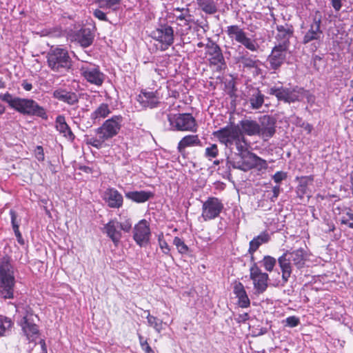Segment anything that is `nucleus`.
<instances>
[{
    "label": "nucleus",
    "instance_id": "obj_4",
    "mask_svg": "<svg viewBox=\"0 0 353 353\" xmlns=\"http://www.w3.org/2000/svg\"><path fill=\"white\" fill-rule=\"evenodd\" d=\"M15 285L14 268L10 258L1 259V297L12 299Z\"/></svg>",
    "mask_w": 353,
    "mask_h": 353
},
{
    "label": "nucleus",
    "instance_id": "obj_39",
    "mask_svg": "<svg viewBox=\"0 0 353 353\" xmlns=\"http://www.w3.org/2000/svg\"><path fill=\"white\" fill-rule=\"evenodd\" d=\"M13 326L14 322L10 318L1 316V336L10 335Z\"/></svg>",
    "mask_w": 353,
    "mask_h": 353
},
{
    "label": "nucleus",
    "instance_id": "obj_58",
    "mask_svg": "<svg viewBox=\"0 0 353 353\" xmlns=\"http://www.w3.org/2000/svg\"><path fill=\"white\" fill-rule=\"evenodd\" d=\"M248 319L249 314L248 313L239 314L238 316L235 319L236 321L239 323H245Z\"/></svg>",
    "mask_w": 353,
    "mask_h": 353
},
{
    "label": "nucleus",
    "instance_id": "obj_31",
    "mask_svg": "<svg viewBox=\"0 0 353 353\" xmlns=\"http://www.w3.org/2000/svg\"><path fill=\"white\" fill-rule=\"evenodd\" d=\"M270 240V236L267 232H263L255 236L249 243L248 253L254 254L263 244L267 243Z\"/></svg>",
    "mask_w": 353,
    "mask_h": 353
},
{
    "label": "nucleus",
    "instance_id": "obj_62",
    "mask_svg": "<svg viewBox=\"0 0 353 353\" xmlns=\"http://www.w3.org/2000/svg\"><path fill=\"white\" fill-rule=\"evenodd\" d=\"M252 69H254V75L258 76L262 74V70L260 68L259 64L256 65V68H253Z\"/></svg>",
    "mask_w": 353,
    "mask_h": 353
},
{
    "label": "nucleus",
    "instance_id": "obj_43",
    "mask_svg": "<svg viewBox=\"0 0 353 353\" xmlns=\"http://www.w3.org/2000/svg\"><path fill=\"white\" fill-rule=\"evenodd\" d=\"M261 263L265 270L268 272H272L276 265V260L271 256L266 255L263 257Z\"/></svg>",
    "mask_w": 353,
    "mask_h": 353
},
{
    "label": "nucleus",
    "instance_id": "obj_27",
    "mask_svg": "<svg viewBox=\"0 0 353 353\" xmlns=\"http://www.w3.org/2000/svg\"><path fill=\"white\" fill-rule=\"evenodd\" d=\"M239 126L243 135H259L261 130L260 124L257 121L250 119L241 120Z\"/></svg>",
    "mask_w": 353,
    "mask_h": 353
},
{
    "label": "nucleus",
    "instance_id": "obj_17",
    "mask_svg": "<svg viewBox=\"0 0 353 353\" xmlns=\"http://www.w3.org/2000/svg\"><path fill=\"white\" fill-rule=\"evenodd\" d=\"M151 37L167 49L174 42V30L170 26L161 24L151 32Z\"/></svg>",
    "mask_w": 353,
    "mask_h": 353
},
{
    "label": "nucleus",
    "instance_id": "obj_36",
    "mask_svg": "<svg viewBox=\"0 0 353 353\" xmlns=\"http://www.w3.org/2000/svg\"><path fill=\"white\" fill-rule=\"evenodd\" d=\"M173 14L176 20L181 21V23H179L180 26H189L193 22V16L190 14L189 8L182 9L181 12L179 14L174 13Z\"/></svg>",
    "mask_w": 353,
    "mask_h": 353
},
{
    "label": "nucleus",
    "instance_id": "obj_10",
    "mask_svg": "<svg viewBox=\"0 0 353 353\" xmlns=\"http://www.w3.org/2000/svg\"><path fill=\"white\" fill-rule=\"evenodd\" d=\"M228 37L232 41L242 44L251 52H256L259 48L255 39L248 37L246 32L238 25H232L227 27L225 30Z\"/></svg>",
    "mask_w": 353,
    "mask_h": 353
},
{
    "label": "nucleus",
    "instance_id": "obj_8",
    "mask_svg": "<svg viewBox=\"0 0 353 353\" xmlns=\"http://www.w3.org/2000/svg\"><path fill=\"white\" fill-rule=\"evenodd\" d=\"M306 91L298 86L293 88H286L282 85H274L268 89V93L274 95L278 101L291 103L296 101H301L303 99Z\"/></svg>",
    "mask_w": 353,
    "mask_h": 353
},
{
    "label": "nucleus",
    "instance_id": "obj_15",
    "mask_svg": "<svg viewBox=\"0 0 353 353\" xmlns=\"http://www.w3.org/2000/svg\"><path fill=\"white\" fill-rule=\"evenodd\" d=\"M241 134V132L239 126L236 125H227L214 132V137L226 146L233 145L235 139Z\"/></svg>",
    "mask_w": 353,
    "mask_h": 353
},
{
    "label": "nucleus",
    "instance_id": "obj_46",
    "mask_svg": "<svg viewBox=\"0 0 353 353\" xmlns=\"http://www.w3.org/2000/svg\"><path fill=\"white\" fill-rule=\"evenodd\" d=\"M236 297L238 298V303L241 307L245 308L250 306V301L247 294V292L243 293Z\"/></svg>",
    "mask_w": 353,
    "mask_h": 353
},
{
    "label": "nucleus",
    "instance_id": "obj_29",
    "mask_svg": "<svg viewBox=\"0 0 353 353\" xmlns=\"http://www.w3.org/2000/svg\"><path fill=\"white\" fill-rule=\"evenodd\" d=\"M154 193L150 191H130L125 193L128 199L133 202L141 203H145L154 197Z\"/></svg>",
    "mask_w": 353,
    "mask_h": 353
},
{
    "label": "nucleus",
    "instance_id": "obj_26",
    "mask_svg": "<svg viewBox=\"0 0 353 353\" xmlns=\"http://www.w3.org/2000/svg\"><path fill=\"white\" fill-rule=\"evenodd\" d=\"M52 96L59 101L66 103L70 105H76L79 102V97L77 93L67 91L61 88L55 90L52 93Z\"/></svg>",
    "mask_w": 353,
    "mask_h": 353
},
{
    "label": "nucleus",
    "instance_id": "obj_38",
    "mask_svg": "<svg viewBox=\"0 0 353 353\" xmlns=\"http://www.w3.org/2000/svg\"><path fill=\"white\" fill-rule=\"evenodd\" d=\"M145 312H147L146 319L148 325L153 327L157 332L160 333L163 330V321L151 315L149 311H145Z\"/></svg>",
    "mask_w": 353,
    "mask_h": 353
},
{
    "label": "nucleus",
    "instance_id": "obj_51",
    "mask_svg": "<svg viewBox=\"0 0 353 353\" xmlns=\"http://www.w3.org/2000/svg\"><path fill=\"white\" fill-rule=\"evenodd\" d=\"M285 326H288L290 327H294L299 325V324L300 323V320L298 317L295 316H291L285 319Z\"/></svg>",
    "mask_w": 353,
    "mask_h": 353
},
{
    "label": "nucleus",
    "instance_id": "obj_18",
    "mask_svg": "<svg viewBox=\"0 0 353 353\" xmlns=\"http://www.w3.org/2000/svg\"><path fill=\"white\" fill-rule=\"evenodd\" d=\"M277 33L275 36V46L289 49L290 39L293 37L294 28L291 24L276 26Z\"/></svg>",
    "mask_w": 353,
    "mask_h": 353
},
{
    "label": "nucleus",
    "instance_id": "obj_19",
    "mask_svg": "<svg viewBox=\"0 0 353 353\" xmlns=\"http://www.w3.org/2000/svg\"><path fill=\"white\" fill-rule=\"evenodd\" d=\"M288 49L274 46L271 54L268 57V62L270 64V69L274 70H279L284 63L286 59V55Z\"/></svg>",
    "mask_w": 353,
    "mask_h": 353
},
{
    "label": "nucleus",
    "instance_id": "obj_7",
    "mask_svg": "<svg viewBox=\"0 0 353 353\" xmlns=\"http://www.w3.org/2000/svg\"><path fill=\"white\" fill-rule=\"evenodd\" d=\"M166 118L170 130L196 132L197 130L196 119L190 113H168Z\"/></svg>",
    "mask_w": 353,
    "mask_h": 353
},
{
    "label": "nucleus",
    "instance_id": "obj_28",
    "mask_svg": "<svg viewBox=\"0 0 353 353\" xmlns=\"http://www.w3.org/2000/svg\"><path fill=\"white\" fill-rule=\"evenodd\" d=\"M201 145V141L197 134H188L183 137L179 142L177 150L180 154L183 155L186 148Z\"/></svg>",
    "mask_w": 353,
    "mask_h": 353
},
{
    "label": "nucleus",
    "instance_id": "obj_11",
    "mask_svg": "<svg viewBox=\"0 0 353 353\" xmlns=\"http://www.w3.org/2000/svg\"><path fill=\"white\" fill-rule=\"evenodd\" d=\"M79 71L84 79L97 86H101L105 80V76L98 65L85 62L80 66Z\"/></svg>",
    "mask_w": 353,
    "mask_h": 353
},
{
    "label": "nucleus",
    "instance_id": "obj_9",
    "mask_svg": "<svg viewBox=\"0 0 353 353\" xmlns=\"http://www.w3.org/2000/svg\"><path fill=\"white\" fill-rule=\"evenodd\" d=\"M321 16L315 15L309 27L305 28V30L303 32V37L301 41L302 43L306 45L314 41L312 44L313 51H316L320 46L321 42L323 38V32L321 29Z\"/></svg>",
    "mask_w": 353,
    "mask_h": 353
},
{
    "label": "nucleus",
    "instance_id": "obj_24",
    "mask_svg": "<svg viewBox=\"0 0 353 353\" xmlns=\"http://www.w3.org/2000/svg\"><path fill=\"white\" fill-rule=\"evenodd\" d=\"M104 232L117 245L122 237L119 229V222L117 219H111L104 225Z\"/></svg>",
    "mask_w": 353,
    "mask_h": 353
},
{
    "label": "nucleus",
    "instance_id": "obj_33",
    "mask_svg": "<svg viewBox=\"0 0 353 353\" xmlns=\"http://www.w3.org/2000/svg\"><path fill=\"white\" fill-rule=\"evenodd\" d=\"M249 101L252 109H259L264 103V95L258 88L253 89Z\"/></svg>",
    "mask_w": 353,
    "mask_h": 353
},
{
    "label": "nucleus",
    "instance_id": "obj_57",
    "mask_svg": "<svg viewBox=\"0 0 353 353\" xmlns=\"http://www.w3.org/2000/svg\"><path fill=\"white\" fill-rule=\"evenodd\" d=\"M93 14H94V16L96 18L99 19L101 21H108V18L106 17V14L104 12H103L102 10H99V9H96L94 11Z\"/></svg>",
    "mask_w": 353,
    "mask_h": 353
},
{
    "label": "nucleus",
    "instance_id": "obj_13",
    "mask_svg": "<svg viewBox=\"0 0 353 353\" xmlns=\"http://www.w3.org/2000/svg\"><path fill=\"white\" fill-rule=\"evenodd\" d=\"M205 54L209 57L210 65L216 67V70L221 72L226 68V63L219 46L208 39L205 45Z\"/></svg>",
    "mask_w": 353,
    "mask_h": 353
},
{
    "label": "nucleus",
    "instance_id": "obj_61",
    "mask_svg": "<svg viewBox=\"0 0 353 353\" xmlns=\"http://www.w3.org/2000/svg\"><path fill=\"white\" fill-rule=\"evenodd\" d=\"M21 87L26 91H30L32 89V85L31 83L24 80L21 83Z\"/></svg>",
    "mask_w": 353,
    "mask_h": 353
},
{
    "label": "nucleus",
    "instance_id": "obj_32",
    "mask_svg": "<svg viewBox=\"0 0 353 353\" xmlns=\"http://www.w3.org/2000/svg\"><path fill=\"white\" fill-rule=\"evenodd\" d=\"M111 113L109 105L107 103H101L99 106L91 113L90 119L95 123L101 119L107 117Z\"/></svg>",
    "mask_w": 353,
    "mask_h": 353
},
{
    "label": "nucleus",
    "instance_id": "obj_54",
    "mask_svg": "<svg viewBox=\"0 0 353 353\" xmlns=\"http://www.w3.org/2000/svg\"><path fill=\"white\" fill-rule=\"evenodd\" d=\"M159 246H160L161 249L162 250L163 252L165 254L170 255V246L168 245V244L167 243V242L164 239L159 237Z\"/></svg>",
    "mask_w": 353,
    "mask_h": 353
},
{
    "label": "nucleus",
    "instance_id": "obj_53",
    "mask_svg": "<svg viewBox=\"0 0 353 353\" xmlns=\"http://www.w3.org/2000/svg\"><path fill=\"white\" fill-rule=\"evenodd\" d=\"M119 229L125 232H129L132 229V221L130 219H125L123 222L119 223Z\"/></svg>",
    "mask_w": 353,
    "mask_h": 353
},
{
    "label": "nucleus",
    "instance_id": "obj_63",
    "mask_svg": "<svg viewBox=\"0 0 353 353\" xmlns=\"http://www.w3.org/2000/svg\"><path fill=\"white\" fill-rule=\"evenodd\" d=\"M138 337L141 347L143 346V344H145V343H148L147 340L144 339L143 336L141 334H138Z\"/></svg>",
    "mask_w": 353,
    "mask_h": 353
},
{
    "label": "nucleus",
    "instance_id": "obj_34",
    "mask_svg": "<svg viewBox=\"0 0 353 353\" xmlns=\"http://www.w3.org/2000/svg\"><path fill=\"white\" fill-rule=\"evenodd\" d=\"M237 61L241 63L243 68L248 69H252L256 68V65L260 64L261 61L255 59V57L252 55L248 56V52L245 51V54L239 56L237 59Z\"/></svg>",
    "mask_w": 353,
    "mask_h": 353
},
{
    "label": "nucleus",
    "instance_id": "obj_22",
    "mask_svg": "<svg viewBox=\"0 0 353 353\" xmlns=\"http://www.w3.org/2000/svg\"><path fill=\"white\" fill-rule=\"evenodd\" d=\"M21 326L26 339L30 343L36 341L39 336V330L37 325L26 316L21 320Z\"/></svg>",
    "mask_w": 353,
    "mask_h": 353
},
{
    "label": "nucleus",
    "instance_id": "obj_56",
    "mask_svg": "<svg viewBox=\"0 0 353 353\" xmlns=\"http://www.w3.org/2000/svg\"><path fill=\"white\" fill-rule=\"evenodd\" d=\"M297 196L302 199L307 194V188L298 185L296 189Z\"/></svg>",
    "mask_w": 353,
    "mask_h": 353
},
{
    "label": "nucleus",
    "instance_id": "obj_23",
    "mask_svg": "<svg viewBox=\"0 0 353 353\" xmlns=\"http://www.w3.org/2000/svg\"><path fill=\"white\" fill-rule=\"evenodd\" d=\"M74 38L82 47L87 48L92 45L94 34L90 28L84 26L75 32Z\"/></svg>",
    "mask_w": 353,
    "mask_h": 353
},
{
    "label": "nucleus",
    "instance_id": "obj_3",
    "mask_svg": "<svg viewBox=\"0 0 353 353\" xmlns=\"http://www.w3.org/2000/svg\"><path fill=\"white\" fill-rule=\"evenodd\" d=\"M1 100L6 101L16 111L23 115L35 116L43 119H48L46 110L32 99L14 97L6 93L1 97Z\"/></svg>",
    "mask_w": 353,
    "mask_h": 353
},
{
    "label": "nucleus",
    "instance_id": "obj_45",
    "mask_svg": "<svg viewBox=\"0 0 353 353\" xmlns=\"http://www.w3.org/2000/svg\"><path fill=\"white\" fill-rule=\"evenodd\" d=\"M234 144L236 145V149L239 152H242L247 150V143L242 133L239 136L238 138L234 141Z\"/></svg>",
    "mask_w": 353,
    "mask_h": 353
},
{
    "label": "nucleus",
    "instance_id": "obj_47",
    "mask_svg": "<svg viewBox=\"0 0 353 353\" xmlns=\"http://www.w3.org/2000/svg\"><path fill=\"white\" fill-rule=\"evenodd\" d=\"M218 148L216 144H212L210 147L205 148V157L208 158H216L218 155Z\"/></svg>",
    "mask_w": 353,
    "mask_h": 353
},
{
    "label": "nucleus",
    "instance_id": "obj_16",
    "mask_svg": "<svg viewBox=\"0 0 353 353\" xmlns=\"http://www.w3.org/2000/svg\"><path fill=\"white\" fill-rule=\"evenodd\" d=\"M151 236L150 225L145 219H142L137 223L133 229V239L141 247L148 244Z\"/></svg>",
    "mask_w": 353,
    "mask_h": 353
},
{
    "label": "nucleus",
    "instance_id": "obj_37",
    "mask_svg": "<svg viewBox=\"0 0 353 353\" xmlns=\"http://www.w3.org/2000/svg\"><path fill=\"white\" fill-rule=\"evenodd\" d=\"M10 214L11 216V223L12 225V228L14 232V234L17 237V241L21 245H24V240L22 237V235L19 230V224L17 222V214L16 212L11 210L10 211Z\"/></svg>",
    "mask_w": 353,
    "mask_h": 353
},
{
    "label": "nucleus",
    "instance_id": "obj_35",
    "mask_svg": "<svg viewBox=\"0 0 353 353\" xmlns=\"http://www.w3.org/2000/svg\"><path fill=\"white\" fill-rule=\"evenodd\" d=\"M199 7L206 14H214L218 10L214 0H196Z\"/></svg>",
    "mask_w": 353,
    "mask_h": 353
},
{
    "label": "nucleus",
    "instance_id": "obj_64",
    "mask_svg": "<svg viewBox=\"0 0 353 353\" xmlns=\"http://www.w3.org/2000/svg\"><path fill=\"white\" fill-rule=\"evenodd\" d=\"M40 344L41 345L42 352H47V348H46V343H45L44 340H41L40 341Z\"/></svg>",
    "mask_w": 353,
    "mask_h": 353
},
{
    "label": "nucleus",
    "instance_id": "obj_2",
    "mask_svg": "<svg viewBox=\"0 0 353 353\" xmlns=\"http://www.w3.org/2000/svg\"><path fill=\"white\" fill-rule=\"evenodd\" d=\"M307 255L303 248L286 251L279 259L278 263L282 272V285H285L289 280L292 272V265L296 269L301 270L304 268L307 261Z\"/></svg>",
    "mask_w": 353,
    "mask_h": 353
},
{
    "label": "nucleus",
    "instance_id": "obj_30",
    "mask_svg": "<svg viewBox=\"0 0 353 353\" xmlns=\"http://www.w3.org/2000/svg\"><path fill=\"white\" fill-rule=\"evenodd\" d=\"M56 129L61 134H63L64 137L68 139V140L72 141L75 139V136L72 132L70 128L65 122V119L64 116L59 115L56 118Z\"/></svg>",
    "mask_w": 353,
    "mask_h": 353
},
{
    "label": "nucleus",
    "instance_id": "obj_21",
    "mask_svg": "<svg viewBox=\"0 0 353 353\" xmlns=\"http://www.w3.org/2000/svg\"><path fill=\"white\" fill-rule=\"evenodd\" d=\"M260 132L261 136L264 140H268L272 137L276 132V120L269 115H264L261 119Z\"/></svg>",
    "mask_w": 353,
    "mask_h": 353
},
{
    "label": "nucleus",
    "instance_id": "obj_25",
    "mask_svg": "<svg viewBox=\"0 0 353 353\" xmlns=\"http://www.w3.org/2000/svg\"><path fill=\"white\" fill-rule=\"evenodd\" d=\"M137 101L143 108H153L159 103V97L157 92L142 91L138 96Z\"/></svg>",
    "mask_w": 353,
    "mask_h": 353
},
{
    "label": "nucleus",
    "instance_id": "obj_44",
    "mask_svg": "<svg viewBox=\"0 0 353 353\" xmlns=\"http://www.w3.org/2000/svg\"><path fill=\"white\" fill-rule=\"evenodd\" d=\"M173 244L176 247V249L180 254H185L188 253L189 248L181 238L175 236L173 240Z\"/></svg>",
    "mask_w": 353,
    "mask_h": 353
},
{
    "label": "nucleus",
    "instance_id": "obj_52",
    "mask_svg": "<svg viewBox=\"0 0 353 353\" xmlns=\"http://www.w3.org/2000/svg\"><path fill=\"white\" fill-rule=\"evenodd\" d=\"M299 181V185L307 188L309 183H312L314 181V176H305L298 178Z\"/></svg>",
    "mask_w": 353,
    "mask_h": 353
},
{
    "label": "nucleus",
    "instance_id": "obj_48",
    "mask_svg": "<svg viewBox=\"0 0 353 353\" xmlns=\"http://www.w3.org/2000/svg\"><path fill=\"white\" fill-rule=\"evenodd\" d=\"M281 188L280 185H275L272 188V194L269 191H267V196L272 202H275L276 199L278 198L280 192H281Z\"/></svg>",
    "mask_w": 353,
    "mask_h": 353
},
{
    "label": "nucleus",
    "instance_id": "obj_60",
    "mask_svg": "<svg viewBox=\"0 0 353 353\" xmlns=\"http://www.w3.org/2000/svg\"><path fill=\"white\" fill-rule=\"evenodd\" d=\"M141 347L145 353H155L154 350L150 346L148 343H145L143 346Z\"/></svg>",
    "mask_w": 353,
    "mask_h": 353
},
{
    "label": "nucleus",
    "instance_id": "obj_1",
    "mask_svg": "<svg viewBox=\"0 0 353 353\" xmlns=\"http://www.w3.org/2000/svg\"><path fill=\"white\" fill-rule=\"evenodd\" d=\"M123 117L114 115L105 120L103 124L95 129L96 137H87L85 142L97 149H101L107 145L106 141L117 136L122 126Z\"/></svg>",
    "mask_w": 353,
    "mask_h": 353
},
{
    "label": "nucleus",
    "instance_id": "obj_59",
    "mask_svg": "<svg viewBox=\"0 0 353 353\" xmlns=\"http://www.w3.org/2000/svg\"><path fill=\"white\" fill-rule=\"evenodd\" d=\"M331 4L336 11H339L342 7L341 0H331Z\"/></svg>",
    "mask_w": 353,
    "mask_h": 353
},
{
    "label": "nucleus",
    "instance_id": "obj_41",
    "mask_svg": "<svg viewBox=\"0 0 353 353\" xmlns=\"http://www.w3.org/2000/svg\"><path fill=\"white\" fill-rule=\"evenodd\" d=\"M41 35L49 37H61L63 35V31L60 27L45 28L41 30Z\"/></svg>",
    "mask_w": 353,
    "mask_h": 353
},
{
    "label": "nucleus",
    "instance_id": "obj_20",
    "mask_svg": "<svg viewBox=\"0 0 353 353\" xmlns=\"http://www.w3.org/2000/svg\"><path fill=\"white\" fill-rule=\"evenodd\" d=\"M102 198L110 208L119 209L123 206V195L114 188H107L104 191Z\"/></svg>",
    "mask_w": 353,
    "mask_h": 353
},
{
    "label": "nucleus",
    "instance_id": "obj_6",
    "mask_svg": "<svg viewBox=\"0 0 353 353\" xmlns=\"http://www.w3.org/2000/svg\"><path fill=\"white\" fill-rule=\"evenodd\" d=\"M48 67L54 72H63L72 67V60L66 50L59 48L50 50L47 54Z\"/></svg>",
    "mask_w": 353,
    "mask_h": 353
},
{
    "label": "nucleus",
    "instance_id": "obj_55",
    "mask_svg": "<svg viewBox=\"0 0 353 353\" xmlns=\"http://www.w3.org/2000/svg\"><path fill=\"white\" fill-rule=\"evenodd\" d=\"M35 157L39 161H43L45 159L43 147L41 145L37 146L34 151Z\"/></svg>",
    "mask_w": 353,
    "mask_h": 353
},
{
    "label": "nucleus",
    "instance_id": "obj_50",
    "mask_svg": "<svg viewBox=\"0 0 353 353\" xmlns=\"http://www.w3.org/2000/svg\"><path fill=\"white\" fill-rule=\"evenodd\" d=\"M288 177V174L283 171H278L276 172L272 176V179L276 183H280L282 181L286 179Z\"/></svg>",
    "mask_w": 353,
    "mask_h": 353
},
{
    "label": "nucleus",
    "instance_id": "obj_12",
    "mask_svg": "<svg viewBox=\"0 0 353 353\" xmlns=\"http://www.w3.org/2000/svg\"><path fill=\"white\" fill-rule=\"evenodd\" d=\"M224 209V204L217 197L210 196L203 202L201 217L204 221L215 219Z\"/></svg>",
    "mask_w": 353,
    "mask_h": 353
},
{
    "label": "nucleus",
    "instance_id": "obj_49",
    "mask_svg": "<svg viewBox=\"0 0 353 353\" xmlns=\"http://www.w3.org/2000/svg\"><path fill=\"white\" fill-rule=\"evenodd\" d=\"M233 292L236 295V296H238L239 295H241L243 293H245L246 291L242 283L239 281H235L233 285Z\"/></svg>",
    "mask_w": 353,
    "mask_h": 353
},
{
    "label": "nucleus",
    "instance_id": "obj_40",
    "mask_svg": "<svg viewBox=\"0 0 353 353\" xmlns=\"http://www.w3.org/2000/svg\"><path fill=\"white\" fill-rule=\"evenodd\" d=\"M121 0H98L99 7L103 9H111L114 11L118 9Z\"/></svg>",
    "mask_w": 353,
    "mask_h": 353
},
{
    "label": "nucleus",
    "instance_id": "obj_5",
    "mask_svg": "<svg viewBox=\"0 0 353 353\" xmlns=\"http://www.w3.org/2000/svg\"><path fill=\"white\" fill-rule=\"evenodd\" d=\"M241 161H232L227 159L225 165H222L218 168V170L223 171V174L230 175L231 168L239 169L243 171L249 170L256 165L265 166L266 161L256 156L252 152H248L246 156L242 157Z\"/></svg>",
    "mask_w": 353,
    "mask_h": 353
},
{
    "label": "nucleus",
    "instance_id": "obj_42",
    "mask_svg": "<svg viewBox=\"0 0 353 353\" xmlns=\"http://www.w3.org/2000/svg\"><path fill=\"white\" fill-rule=\"evenodd\" d=\"M341 223L353 229V211L351 209H347L346 212L342 215Z\"/></svg>",
    "mask_w": 353,
    "mask_h": 353
},
{
    "label": "nucleus",
    "instance_id": "obj_14",
    "mask_svg": "<svg viewBox=\"0 0 353 353\" xmlns=\"http://www.w3.org/2000/svg\"><path fill=\"white\" fill-rule=\"evenodd\" d=\"M250 278L253 281L255 294H263L267 290L269 276L262 272L256 263H254L250 268Z\"/></svg>",
    "mask_w": 353,
    "mask_h": 353
}]
</instances>
